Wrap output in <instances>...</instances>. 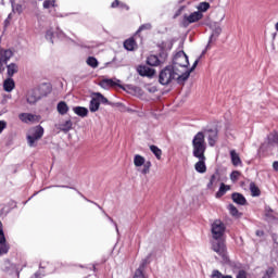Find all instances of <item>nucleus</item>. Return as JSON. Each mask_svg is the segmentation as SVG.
I'll list each match as a JSON object with an SVG mask.
<instances>
[{
	"label": "nucleus",
	"mask_w": 278,
	"mask_h": 278,
	"mask_svg": "<svg viewBox=\"0 0 278 278\" xmlns=\"http://www.w3.org/2000/svg\"><path fill=\"white\" fill-rule=\"evenodd\" d=\"M18 73V65L16 63H11L7 66V74L9 78L14 77Z\"/></svg>",
	"instance_id": "a211bd4d"
},
{
	"label": "nucleus",
	"mask_w": 278,
	"mask_h": 278,
	"mask_svg": "<svg viewBox=\"0 0 278 278\" xmlns=\"http://www.w3.org/2000/svg\"><path fill=\"white\" fill-rule=\"evenodd\" d=\"M45 135V129L41 126H36L31 128L27 135L28 146L36 147V142L42 138Z\"/></svg>",
	"instance_id": "20e7f679"
},
{
	"label": "nucleus",
	"mask_w": 278,
	"mask_h": 278,
	"mask_svg": "<svg viewBox=\"0 0 278 278\" xmlns=\"http://www.w3.org/2000/svg\"><path fill=\"white\" fill-rule=\"evenodd\" d=\"M268 142H269V144H278V134L270 132L268 136Z\"/></svg>",
	"instance_id": "473e14b6"
},
{
	"label": "nucleus",
	"mask_w": 278,
	"mask_h": 278,
	"mask_svg": "<svg viewBox=\"0 0 278 278\" xmlns=\"http://www.w3.org/2000/svg\"><path fill=\"white\" fill-rule=\"evenodd\" d=\"M198 12H207V10H210V3L208 2H201L198 5Z\"/></svg>",
	"instance_id": "f704fd0d"
},
{
	"label": "nucleus",
	"mask_w": 278,
	"mask_h": 278,
	"mask_svg": "<svg viewBox=\"0 0 278 278\" xmlns=\"http://www.w3.org/2000/svg\"><path fill=\"white\" fill-rule=\"evenodd\" d=\"M137 71L141 77H153L155 75V70L144 65H140Z\"/></svg>",
	"instance_id": "4468645a"
},
{
	"label": "nucleus",
	"mask_w": 278,
	"mask_h": 278,
	"mask_svg": "<svg viewBox=\"0 0 278 278\" xmlns=\"http://www.w3.org/2000/svg\"><path fill=\"white\" fill-rule=\"evenodd\" d=\"M121 80H114V79H103L101 83H100V86L101 88H110L112 86H118V83Z\"/></svg>",
	"instance_id": "b1692460"
},
{
	"label": "nucleus",
	"mask_w": 278,
	"mask_h": 278,
	"mask_svg": "<svg viewBox=\"0 0 278 278\" xmlns=\"http://www.w3.org/2000/svg\"><path fill=\"white\" fill-rule=\"evenodd\" d=\"M207 143L205 142V134L199 131L192 139V155H205Z\"/></svg>",
	"instance_id": "7ed1b4c3"
},
{
	"label": "nucleus",
	"mask_w": 278,
	"mask_h": 278,
	"mask_svg": "<svg viewBox=\"0 0 278 278\" xmlns=\"http://www.w3.org/2000/svg\"><path fill=\"white\" fill-rule=\"evenodd\" d=\"M273 168L278 172V161L273 163Z\"/></svg>",
	"instance_id": "de8ad7c7"
},
{
	"label": "nucleus",
	"mask_w": 278,
	"mask_h": 278,
	"mask_svg": "<svg viewBox=\"0 0 278 278\" xmlns=\"http://www.w3.org/2000/svg\"><path fill=\"white\" fill-rule=\"evenodd\" d=\"M256 236L258 237V238H262V237H264V230H256Z\"/></svg>",
	"instance_id": "49530a36"
},
{
	"label": "nucleus",
	"mask_w": 278,
	"mask_h": 278,
	"mask_svg": "<svg viewBox=\"0 0 278 278\" xmlns=\"http://www.w3.org/2000/svg\"><path fill=\"white\" fill-rule=\"evenodd\" d=\"M73 112L74 114H76L77 116H80L81 118H86V116H88V109L84 106H74Z\"/></svg>",
	"instance_id": "6ab92c4d"
},
{
	"label": "nucleus",
	"mask_w": 278,
	"mask_h": 278,
	"mask_svg": "<svg viewBox=\"0 0 278 278\" xmlns=\"http://www.w3.org/2000/svg\"><path fill=\"white\" fill-rule=\"evenodd\" d=\"M212 249L217 255H220L223 260H227V249L225 248V242L220 239H215L212 244Z\"/></svg>",
	"instance_id": "0eeeda50"
},
{
	"label": "nucleus",
	"mask_w": 278,
	"mask_h": 278,
	"mask_svg": "<svg viewBox=\"0 0 278 278\" xmlns=\"http://www.w3.org/2000/svg\"><path fill=\"white\" fill-rule=\"evenodd\" d=\"M144 29H151V24H143L139 27L138 31H144Z\"/></svg>",
	"instance_id": "c03bdc74"
},
{
	"label": "nucleus",
	"mask_w": 278,
	"mask_h": 278,
	"mask_svg": "<svg viewBox=\"0 0 278 278\" xmlns=\"http://www.w3.org/2000/svg\"><path fill=\"white\" fill-rule=\"evenodd\" d=\"M211 231L214 240H220V238H223V235L225 233V224L220 222V219L215 220L212 224Z\"/></svg>",
	"instance_id": "423d86ee"
},
{
	"label": "nucleus",
	"mask_w": 278,
	"mask_h": 278,
	"mask_svg": "<svg viewBox=\"0 0 278 278\" xmlns=\"http://www.w3.org/2000/svg\"><path fill=\"white\" fill-rule=\"evenodd\" d=\"M232 201L237 203L238 205H245L247 204V199L244 195L240 193H232Z\"/></svg>",
	"instance_id": "4be33fe9"
},
{
	"label": "nucleus",
	"mask_w": 278,
	"mask_h": 278,
	"mask_svg": "<svg viewBox=\"0 0 278 278\" xmlns=\"http://www.w3.org/2000/svg\"><path fill=\"white\" fill-rule=\"evenodd\" d=\"M87 64L88 66H91V68H97V66H99V61L97 60V58L89 56L87 59Z\"/></svg>",
	"instance_id": "2f4dec72"
},
{
	"label": "nucleus",
	"mask_w": 278,
	"mask_h": 278,
	"mask_svg": "<svg viewBox=\"0 0 278 278\" xmlns=\"http://www.w3.org/2000/svg\"><path fill=\"white\" fill-rule=\"evenodd\" d=\"M150 151L153 152L156 160H162V149L157 148V146H150Z\"/></svg>",
	"instance_id": "7c9ffc66"
},
{
	"label": "nucleus",
	"mask_w": 278,
	"mask_h": 278,
	"mask_svg": "<svg viewBox=\"0 0 278 278\" xmlns=\"http://www.w3.org/2000/svg\"><path fill=\"white\" fill-rule=\"evenodd\" d=\"M12 12L14 14H23V5L12 3Z\"/></svg>",
	"instance_id": "72a5a7b5"
},
{
	"label": "nucleus",
	"mask_w": 278,
	"mask_h": 278,
	"mask_svg": "<svg viewBox=\"0 0 278 278\" xmlns=\"http://www.w3.org/2000/svg\"><path fill=\"white\" fill-rule=\"evenodd\" d=\"M10 251V247L5 243V235L3 229H0V255H3Z\"/></svg>",
	"instance_id": "2eb2a0df"
},
{
	"label": "nucleus",
	"mask_w": 278,
	"mask_h": 278,
	"mask_svg": "<svg viewBox=\"0 0 278 278\" xmlns=\"http://www.w3.org/2000/svg\"><path fill=\"white\" fill-rule=\"evenodd\" d=\"M56 110H58L59 114L64 116V114H68V104H66V102H64V101H61L58 103Z\"/></svg>",
	"instance_id": "412c9836"
},
{
	"label": "nucleus",
	"mask_w": 278,
	"mask_h": 278,
	"mask_svg": "<svg viewBox=\"0 0 278 278\" xmlns=\"http://www.w3.org/2000/svg\"><path fill=\"white\" fill-rule=\"evenodd\" d=\"M228 210H229L231 216H238V214H239L238 208L236 206H233V204L228 205Z\"/></svg>",
	"instance_id": "4c0bfd02"
},
{
	"label": "nucleus",
	"mask_w": 278,
	"mask_h": 278,
	"mask_svg": "<svg viewBox=\"0 0 278 278\" xmlns=\"http://www.w3.org/2000/svg\"><path fill=\"white\" fill-rule=\"evenodd\" d=\"M146 162L147 160L144 159V156L140 154H136L134 156V165L136 166V168H140L141 166H143V168L141 169L142 175H149V170H151V162Z\"/></svg>",
	"instance_id": "39448f33"
},
{
	"label": "nucleus",
	"mask_w": 278,
	"mask_h": 278,
	"mask_svg": "<svg viewBox=\"0 0 278 278\" xmlns=\"http://www.w3.org/2000/svg\"><path fill=\"white\" fill-rule=\"evenodd\" d=\"M240 172L238 170H233L231 174H230V179L233 184H236V181H238V179H240Z\"/></svg>",
	"instance_id": "e433bc0d"
},
{
	"label": "nucleus",
	"mask_w": 278,
	"mask_h": 278,
	"mask_svg": "<svg viewBox=\"0 0 278 278\" xmlns=\"http://www.w3.org/2000/svg\"><path fill=\"white\" fill-rule=\"evenodd\" d=\"M100 105H101V103L97 99V96H93L91 101H90V104H89L90 112H98Z\"/></svg>",
	"instance_id": "5701e85b"
},
{
	"label": "nucleus",
	"mask_w": 278,
	"mask_h": 278,
	"mask_svg": "<svg viewBox=\"0 0 278 278\" xmlns=\"http://www.w3.org/2000/svg\"><path fill=\"white\" fill-rule=\"evenodd\" d=\"M8 127V122L5 121H0V134H3V129Z\"/></svg>",
	"instance_id": "37998d69"
},
{
	"label": "nucleus",
	"mask_w": 278,
	"mask_h": 278,
	"mask_svg": "<svg viewBox=\"0 0 278 278\" xmlns=\"http://www.w3.org/2000/svg\"><path fill=\"white\" fill-rule=\"evenodd\" d=\"M147 64H149V66H157V64H160V59H157L156 55H150L147 59Z\"/></svg>",
	"instance_id": "c85d7f7f"
},
{
	"label": "nucleus",
	"mask_w": 278,
	"mask_h": 278,
	"mask_svg": "<svg viewBox=\"0 0 278 278\" xmlns=\"http://www.w3.org/2000/svg\"><path fill=\"white\" fill-rule=\"evenodd\" d=\"M211 278H224L223 274L219 273L217 269L212 271Z\"/></svg>",
	"instance_id": "a19ab883"
},
{
	"label": "nucleus",
	"mask_w": 278,
	"mask_h": 278,
	"mask_svg": "<svg viewBox=\"0 0 278 278\" xmlns=\"http://www.w3.org/2000/svg\"><path fill=\"white\" fill-rule=\"evenodd\" d=\"M93 97H96L100 103H109L108 98L103 97L100 92L93 93Z\"/></svg>",
	"instance_id": "c9c22d12"
},
{
	"label": "nucleus",
	"mask_w": 278,
	"mask_h": 278,
	"mask_svg": "<svg viewBox=\"0 0 278 278\" xmlns=\"http://www.w3.org/2000/svg\"><path fill=\"white\" fill-rule=\"evenodd\" d=\"M228 190H231V187L225 185V182L220 184L219 190L216 193L217 199H220V197H224Z\"/></svg>",
	"instance_id": "a878e982"
},
{
	"label": "nucleus",
	"mask_w": 278,
	"mask_h": 278,
	"mask_svg": "<svg viewBox=\"0 0 278 278\" xmlns=\"http://www.w3.org/2000/svg\"><path fill=\"white\" fill-rule=\"evenodd\" d=\"M201 58H203V55H200L194 61L192 67L188 68V66L190 65V62L188 61V55L186 54V52L179 51L178 53L175 54L172 66L178 70V72L181 75H186V73H188V78H189L190 73H192V71H194V68H197V66L199 65V61L201 60Z\"/></svg>",
	"instance_id": "f03ea898"
},
{
	"label": "nucleus",
	"mask_w": 278,
	"mask_h": 278,
	"mask_svg": "<svg viewBox=\"0 0 278 278\" xmlns=\"http://www.w3.org/2000/svg\"><path fill=\"white\" fill-rule=\"evenodd\" d=\"M222 31H223V28H220V26H217V27L214 29L212 36H220V33H222Z\"/></svg>",
	"instance_id": "a18cd8bd"
},
{
	"label": "nucleus",
	"mask_w": 278,
	"mask_h": 278,
	"mask_svg": "<svg viewBox=\"0 0 278 278\" xmlns=\"http://www.w3.org/2000/svg\"><path fill=\"white\" fill-rule=\"evenodd\" d=\"M118 5H121V8H126V10H129V7H126L125 4L121 3L119 0H115V1L111 4V8H118Z\"/></svg>",
	"instance_id": "58836bf2"
},
{
	"label": "nucleus",
	"mask_w": 278,
	"mask_h": 278,
	"mask_svg": "<svg viewBox=\"0 0 278 278\" xmlns=\"http://www.w3.org/2000/svg\"><path fill=\"white\" fill-rule=\"evenodd\" d=\"M12 55H14V52L12 50H0V66H3V64H8L10 60L12 59Z\"/></svg>",
	"instance_id": "ddd939ff"
},
{
	"label": "nucleus",
	"mask_w": 278,
	"mask_h": 278,
	"mask_svg": "<svg viewBox=\"0 0 278 278\" xmlns=\"http://www.w3.org/2000/svg\"><path fill=\"white\" fill-rule=\"evenodd\" d=\"M40 101V96H38V91L36 90H30L26 94V102L28 105H36Z\"/></svg>",
	"instance_id": "f8f14e48"
},
{
	"label": "nucleus",
	"mask_w": 278,
	"mask_h": 278,
	"mask_svg": "<svg viewBox=\"0 0 278 278\" xmlns=\"http://www.w3.org/2000/svg\"><path fill=\"white\" fill-rule=\"evenodd\" d=\"M187 79L188 73L181 74V72L175 68L173 65H167L159 75V81L162 84V86H168V84H173V81L184 84V81H187Z\"/></svg>",
	"instance_id": "f257e3e1"
},
{
	"label": "nucleus",
	"mask_w": 278,
	"mask_h": 278,
	"mask_svg": "<svg viewBox=\"0 0 278 278\" xmlns=\"http://www.w3.org/2000/svg\"><path fill=\"white\" fill-rule=\"evenodd\" d=\"M15 83L14 79L12 78H7L3 83V88L5 90V92H12V90H14L15 88Z\"/></svg>",
	"instance_id": "aec40b11"
},
{
	"label": "nucleus",
	"mask_w": 278,
	"mask_h": 278,
	"mask_svg": "<svg viewBox=\"0 0 278 278\" xmlns=\"http://www.w3.org/2000/svg\"><path fill=\"white\" fill-rule=\"evenodd\" d=\"M208 135H207V140H208V144L210 147H214V144H216V140H218V131L216 130H207Z\"/></svg>",
	"instance_id": "f3484780"
},
{
	"label": "nucleus",
	"mask_w": 278,
	"mask_h": 278,
	"mask_svg": "<svg viewBox=\"0 0 278 278\" xmlns=\"http://www.w3.org/2000/svg\"><path fill=\"white\" fill-rule=\"evenodd\" d=\"M124 48H125L127 51H134V49H136V40H134L132 38L127 39V40L124 42Z\"/></svg>",
	"instance_id": "bb28decb"
},
{
	"label": "nucleus",
	"mask_w": 278,
	"mask_h": 278,
	"mask_svg": "<svg viewBox=\"0 0 278 278\" xmlns=\"http://www.w3.org/2000/svg\"><path fill=\"white\" fill-rule=\"evenodd\" d=\"M218 184H220V173L216 172L211 176V179L207 184V189L216 190V188H218Z\"/></svg>",
	"instance_id": "9b49d317"
},
{
	"label": "nucleus",
	"mask_w": 278,
	"mask_h": 278,
	"mask_svg": "<svg viewBox=\"0 0 278 278\" xmlns=\"http://www.w3.org/2000/svg\"><path fill=\"white\" fill-rule=\"evenodd\" d=\"M224 278H233V277H231V276H224Z\"/></svg>",
	"instance_id": "09e8293b"
},
{
	"label": "nucleus",
	"mask_w": 278,
	"mask_h": 278,
	"mask_svg": "<svg viewBox=\"0 0 278 278\" xmlns=\"http://www.w3.org/2000/svg\"><path fill=\"white\" fill-rule=\"evenodd\" d=\"M18 118L22 123H38L40 121V116L31 113H22L18 115Z\"/></svg>",
	"instance_id": "1a4fd4ad"
},
{
	"label": "nucleus",
	"mask_w": 278,
	"mask_h": 278,
	"mask_svg": "<svg viewBox=\"0 0 278 278\" xmlns=\"http://www.w3.org/2000/svg\"><path fill=\"white\" fill-rule=\"evenodd\" d=\"M230 157L233 166H240L242 164V160H240V155L236 153V150L230 151Z\"/></svg>",
	"instance_id": "393cba45"
},
{
	"label": "nucleus",
	"mask_w": 278,
	"mask_h": 278,
	"mask_svg": "<svg viewBox=\"0 0 278 278\" xmlns=\"http://www.w3.org/2000/svg\"><path fill=\"white\" fill-rule=\"evenodd\" d=\"M193 157H197V160H199L194 164V169L197 170V173H200V174L207 173V165H205V161L207 159L205 157V154L194 155Z\"/></svg>",
	"instance_id": "6e6552de"
},
{
	"label": "nucleus",
	"mask_w": 278,
	"mask_h": 278,
	"mask_svg": "<svg viewBox=\"0 0 278 278\" xmlns=\"http://www.w3.org/2000/svg\"><path fill=\"white\" fill-rule=\"evenodd\" d=\"M203 18V13L200 11H195L191 13L190 15L186 16V21L189 23H197L198 21H201Z\"/></svg>",
	"instance_id": "dca6fc26"
},
{
	"label": "nucleus",
	"mask_w": 278,
	"mask_h": 278,
	"mask_svg": "<svg viewBox=\"0 0 278 278\" xmlns=\"http://www.w3.org/2000/svg\"><path fill=\"white\" fill-rule=\"evenodd\" d=\"M55 129H59V131H63L64 134H68V131L73 129V121L66 119L64 122H60L55 124Z\"/></svg>",
	"instance_id": "9d476101"
},
{
	"label": "nucleus",
	"mask_w": 278,
	"mask_h": 278,
	"mask_svg": "<svg viewBox=\"0 0 278 278\" xmlns=\"http://www.w3.org/2000/svg\"><path fill=\"white\" fill-rule=\"evenodd\" d=\"M250 191L252 197H260L261 194L260 187L256 186L255 182L250 184Z\"/></svg>",
	"instance_id": "c756f323"
},
{
	"label": "nucleus",
	"mask_w": 278,
	"mask_h": 278,
	"mask_svg": "<svg viewBox=\"0 0 278 278\" xmlns=\"http://www.w3.org/2000/svg\"><path fill=\"white\" fill-rule=\"evenodd\" d=\"M273 275H275V269H274L273 267H269V268L266 270V273H265V275L263 276V278H270V277H273Z\"/></svg>",
	"instance_id": "ea45409f"
},
{
	"label": "nucleus",
	"mask_w": 278,
	"mask_h": 278,
	"mask_svg": "<svg viewBox=\"0 0 278 278\" xmlns=\"http://www.w3.org/2000/svg\"><path fill=\"white\" fill-rule=\"evenodd\" d=\"M9 18H12V13L9 14Z\"/></svg>",
	"instance_id": "8fccbe9b"
},
{
	"label": "nucleus",
	"mask_w": 278,
	"mask_h": 278,
	"mask_svg": "<svg viewBox=\"0 0 278 278\" xmlns=\"http://www.w3.org/2000/svg\"><path fill=\"white\" fill-rule=\"evenodd\" d=\"M51 8H58V1L56 0H45L43 9L51 10Z\"/></svg>",
	"instance_id": "cd10ccee"
},
{
	"label": "nucleus",
	"mask_w": 278,
	"mask_h": 278,
	"mask_svg": "<svg viewBox=\"0 0 278 278\" xmlns=\"http://www.w3.org/2000/svg\"><path fill=\"white\" fill-rule=\"evenodd\" d=\"M46 38L49 40V42H53V30H48L46 33Z\"/></svg>",
	"instance_id": "79ce46f5"
}]
</instances>
